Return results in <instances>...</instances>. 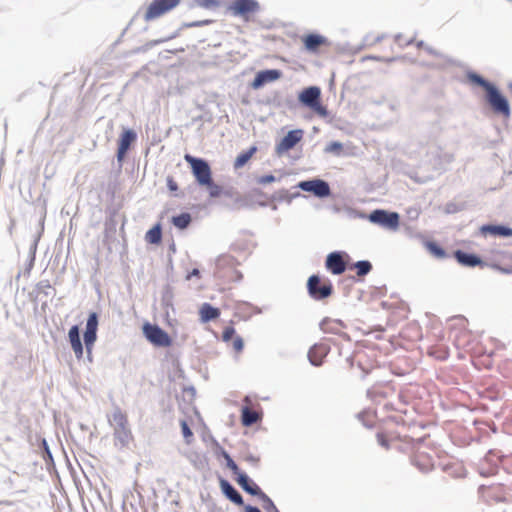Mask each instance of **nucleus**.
Listing matches in <instances>:
<instances>
[{
	"label": "nucleus",
	"mask_w": 512,
	"mask_h": 512,
	"mask_svg": "<svg viewBox=\"0 0 512 512\" xmlns=\"http://www.w3.org/2000/svg\"><path fill=\"white\" fill-rule=\"evenodd\" d=\"M467 77L472 83L485 90V99L494 113L502 115L505 118H509L511 116V109L507 98L494 84L475 72H469Z\"/></svg>",
	"instance_id": "nucleus-1"
},
{
	"label": "nucleus",
	"mask_w": 512,
	"mask_h": 512,
	"mask_svg": "<svg viewBox=\"0 0 512 512\" xmlns=\"http://www.w3.org/2000/svg\"><path fill=\"white\" fill-rule=\"evenodd\" d=\"M108 422L113 428L115 446L123 448L133 441L128 416L121 408H114L112 413L108 416Z\"/></svg>",
	"instance_id": "nucleus-2"
},
{
	"label": "nucleus",
	"mask_w": 512,
	"mask_h": 512,
	"mask_svg": "<svg viewBox=\"0 0 512 512\" xmlns=\"http://www.w3.org/2000/svg\"><path fill=\"white\" fill-rule=\"evenodd\" d=\"M309 296L317 301L330 297L333 293V285L329 279L322 280L319 275H311L307 281Z\"/></svg>",
	"instance_id": "nucleus-3"
},
{
	"label": "nucleus",
	"mask_w": 512,
	"mask_h": 512,
	"mask_svg": "<svg viewBox=\"0 0 512 512\" xmlns=\"http://www.w3.org/2000/svg\"><path fill=\"white\" fill-rule=\"evenodd\" d=\"M185 160L190 164L192 173L200 186L209 184V182H211V169L206 160L196 158L189 154L185 155Z\"/></svg>",
	"instance_id": "nucleus-4"
},
{
	"label": "nucleus",
	"mask_w": 512,
	"mask_h": 512,
	"mask_svg": "<svg viewBox=\"0 0 512 512\" xmlns=\"http://www.w3.org/2000/svg\"><path fill=\"white\" fill-rule=\"evenodd\" d=\"M368 219L371 223L380 225L383 228L396 230L399 227L400 217L397 212L375 209L369 214Z\"/></svg>",
	"instance_id": "nucleus-5"
},
{
	"label": "nucleus",
	"mask_w": 512,
	"mask_h": 512,
	"mask_svg": "<svg viewBox=\"0 0 512 512\" xmlns=\"http://www.w3.org/2000/svg\"><path fill=\"white\" fill-rule=\"evenodd\" d=\"M296 188L305 192H310L318 198H326L331 195V189L328 182L322 179L300 181Z\"/></svg>",
	"instance_id": "nucleus-6"
},
{
	"label": "nucleus",
	"mask_w": 512,
	"mask_h": 512,
	"mask_svg": "<svg viewBox=\"0 0 512 512\" xmlns=\"http://www.w3.org/2000/svg\"><path fill=\"white\" fill-rule=\"evenodd\" d=\"M229 10L233 16L247 18L248 14L258 12L260 5L256 0H235Z\"/></svg>",
	"instance_id": "nucleus-7"
},
{
	"label": "nucleus",
	"mask_w": 512,
	"mask_h": 512,
	"mask_svg": "<svg viewBox=\"0 0 512 512\" xmlns=\"http://www.w3.org/2000/svg\"><path fill=\"white\" fill-rule=\"evenodd\" d=\"M98 315L91 312L87 319L86 329L84 332V344L88 353H91L92 347L97 339Z\"/></svg>",
	"instance_id": "nucleus-8"
},
{
	"label": "nucleus",
	"mask_w": 512,
	"mask_h": 512,
	"mask_svg": "<svg viewBox=\"0 0 512 512\" xmlns=\"http://www.w3.org/2000/svg\"><path fill=\"white\" fill-rule=\"evenodd\" d=\"M302 129H295L289 131L282 140L276 145L275 151L280 156L290 149L294 148L298 142L301 141L303 137Z\"/></svg>",
	"instance_id": "nucleus-9"
},
{
	"label": "nucleus",
	"mask_w": 512,
	"mask_h": 512,
	"mask_svg": "<svg viewBox=\"0 0 512 512\" xmlns=\"http://www.w3.org/2000/svg\"><path fill=\"white\" fill-rule=\"evenodd\" d=\"M346 253L334 251L328 254L325 266L334 275H340L345 272L347 265L344 260Z\"/></svg>",
	"instance_id": "nucleus-10"
},
{
	"label": "nucleus",
	"mask_w": 512,
	"mask_h": 512,
	"mask_svg": "<svg viewBox=\"0 0 512 512\" xmlns=\"http://www.w3.org/2000/svg\"><path fill=\"white\" fill-rule=\"evenodd\" d=\"M136 133L131 129H124L118 140L117 160L122 162L132 143L136 140Z\"/></svg>",
	"instance_id": "nucleus-11"
},
{
	"label": "nucleus",
	"mask_w": 512,
	"mask_h": 512,
	"mask_svg": "<svg viewBox=\"0 0 512 512\" xmlns=\"http://www.w3.org/2000/svg\"><path fill=\"white\" fill-rule=\"evenodd\" d=\"M236 481L246 493L252 496H257L260 498V500L267 498V495L252 479L249 478L246 473H238Z\"/></svg>",
	"instance_id": "nucleus-12"
},
{
	"label": "nucleus",
	"mask_w": 512,
	"mask_h": 512,
	"mask_svg": "<svg viewBox=\"0 0 512 512\" xmlns=\"http://www.w3.org/2000/svg\"><path fill=\"white\" fill-rule=\"evenodd\" d=\"M282 76V72L278 69H267L259 71L251 83L253 89H259L266 83L278 80Z\"/></svg>",
	"instance_id": "nucleus-13"
},
{
	"label": "nucleus",
	"mask_w": 512,
	"mask_h": 512,
	"mask_svg": "<svg viewBox=\"0 0 512 512\" xmlns=\"http://www.w3.org/2000/svg\"><path fill=\"white\" fill-rule=\"evenodd\" d=\"M319 327L324 333L335 334L345 339H349V336L346 333L342 332V329L345 327V324L341 320L324 318L320 322Z\"/></svg>",
	"instance_id": "nucleus-14"
},
{
	"label": "nucleus",
	"mask_w": 512,
	"mask_h": 512,
	"mask_svg": "<svg viewBox=\"0 0 512 512\" xmlns=\"http://www.w3.org/2000/svg\"><path fill=\"white\" fill-rule=\"evenodd\" d=\"M454 257L459 264L465 267H483L487 265L478 255L462 250H456Z\"/></svg>",
	"instance_id": "nucleus-15"
},
{
	"label": "nucleus",
	"mask_w": 512,
	"mask_h": 512,
	"mask_svg": "<svg viewBox=\"0 0 512 512\" xmlns=\"http://www.w3.org/2000/svg\"><path fill=\"white\" fill-rule=\"evenodd\" d=\"M321 90L317 86H310L301 91L299 101L306 107L311 108L320 101Z\"/></svg>",
	"instance_id": "nucleus-16"
},
{
	"label": "nucleus",
	"mask_w": 512,
	"mask_h": 512,
	"mask_svg": "<svg viewBox=\"0 0 512 512\" xmlns=\"http://www.w3.org/2000/svg\"><path fill=\"white\" fill-rule=\"evenodd\" d=\"M220 488L222 493L234 504L243 505V497L238 490L226 479L220 478Z\"/></svg>",
	"instance_id": "nucleus-17"
},
{
	"label": "nucleus",
	"mask_w": 512,
	"mask_h": 512,
	"mask_svg": "<svg viewBox=\"0 0 512 512\" xmlns=\"http://www.w3.org/2000/svg\"><path fill=\"white\" fill-rule=\"evenodd\" d=\"M330 348L324 344L313 345L308 352L309 362L313 366H321L323 358L329 353Z\"/></svg>",
	"instance_id": "nucleus-18"
},
{
	"label": "nucleus",
	"mask_w": 512,
	"mask_h": 512,
	"mask_svg": "<svg viewBox=\"0 0 512 512\" xmlns=\"http://www.w3.org/2000/svg\"><path fill=\"white\" fill-rule=\"evenodd\" d=\"M68 339L76 358L81 359L83 357V345L80 340L79 327L77 325L69 329Z\"/></svg>",
	"instance_id": "nucleus-19"
},
{
	"label": "nucleus",
	"mask_w": 512,
	"mask_h": 512,
	"mask_svg": "<svg viewBox=\"0 0 512 512\" xmlns=\"http://www.w3.org/2000/svg\"><path fill=\"white\" fill-rule=\"evenodd\" d=\"M480 232L484 235L491 234L501 237H512V228L505 225H483Z\"/></svg>",
	"instance_id": "nucleus-20"
},
{
	"label": "nucleus",
	"mask_w": 512,
	"mask_h": 512,
	"mask_svg": "<svg viewBox=\"0 0 512 512\" xmlns=\"http://www.w3.org/2000/svg\"><path fill=\"white\" fill-rule=\"evenodd\" d=\"M235 265V259L230 255H221L216 259L215 266L216 272L219 277H226V274L222 272L225 268L233 269Z\"/></svg>",
	"instance_id": "nucleus-21"
},
{
	"label": "nucleus",
	"mask_w": 512,
	"mask_h": 512,
	"mask_svg": "<svg viewBox=\"0 0 512 512\" xmlns=\"http://www.w3.org/2000/svg\"><path fill=\"white\" fill-rule=\"evenodd\" d=\"M326 42L327 39L319 34H309L304 39L305 48L311 52L316 51L321 45L325 44Z\"/></svg>",
	"instance_id": "nucleus-22"
},
{
	"label": "nucleus",
	"mask_w": 512,
	"mask_h": 512,
	"mask_svg": "<svg viewBox=\"0 0 512 512\" xmlns=\"http://www.w3.org/2000/svg\"><path fill=\"white\" fill-rule=\"evenodd\" d=\"M220 315V311L218 308L213 307L209 303L202 304L200 308V317L202 322H209L216 318H218Z\"/></svg>",
	"instance_id": "nucleus-23"
},
{
	"label": "nucleus",
	"mask_w": 512,
	"mask_h": 512,
	"mask_svg": "<svg viewBox=\"0 0 512 512\" xmlns=\"http://www.w3.org/2000/svg\"><path fill=\"white\" fill-rule=\"evenodd\" d=\"M145 337L155 345H160V328L156 325L145 323L143 325Z\"/></svg>",
	"instance_id": "nucleus-24"
},
{
	"label": "nucleus",
	"mask_w": 512,
	"mask_h": 512,
	"mask_svg": "<svg viewBox=\"0 0 512 512\" xmlns=\"http://www.w3.org/2000/svg\"><path fill=\"white\" fill-rule=\"evenodd\" d=\"M259 419V414L255 410L247 406L242 408L241 421L244 426L250 427L256 424Z\"/></svg>",
	"instance_id": "nucleus-25"
},
{
	"label": "nucleus",
	"mask_w": 512,
	"mask_h": 512,
	"mask_svg": "<svg viewBox=\"0 0 512 512\" xmlns=\"http://www.w3.org/2000/svg\"><path fill=\"white\" fill-rule=\"evenodd\" d=\"M191 221L192 217L187 212L181 213L171 218L173 225L181 230L186 229L190 225Z\"/></svg>",
	"instance_id": "nucleus-26"
},
{
	"label": "nucleus",
	"mask_w": 512,
	"mask_h": 512,
	"mask_svg": "<svg viewBox=\"0 0 512 512\" xmlns=\"http://www.w3.org/2000/svg\"><path fill=\"white\" fill-rule=\"evenodd\" d=\"M299 196H301L300 192L289 193L288 190L282 189V190L277 191L273 195V200L278 201V202H286V203L290 204L293 199H295Z\"/></svg>",
	"instance_id": "nucleus-27"
},
{
	"label": "nucleus",
	"mask_w": 512,
	"mask_h": 512,
	"mask_svg": "<svg viewBox=\"0 0 512 512\" xmlns=\"http://www.w3.org/2000/svg\"><path fill=\"white\" fill-rule=\"evenodd\" d=\"M256 150H257L256 147H251L249 150L239 154L235 159L234 168L238 169V168L243 167L249 161V159L253 156V154L256 152Z\"/></svg>",
	"instance_id": "nucleus-28"
},
{
	"label": "nucleus",
	"mask_w": 512,
	"mask_h": 512,
	"mask_svg": "<svg viewBox=\"0 0 512 512\" xmlns=\"http://www.w3.org/2000/svg\"><path fill=\"white\" fill-rule=\"evenodd\" d=\"M204 186L208 188L209 196L212 198H217L221 195L231 196L229 190H223V188L215 184L212 179L211 182H209V184H205Z\"/></svg>",
	"instance_id": "nucleus-29"
},
{
	"label": "nucleus",
	"mask_w": 512,
	"mask_h": 512,
	"mask_svg": "<svg viewBox=\"0 0 512 512\" xmlns=\"http://www.w3.org/2000/svg\"><path fill=\"white\" fill-rule=\"evenodd\" d=\"M357 276L364 277L369 274L372 270V264L368 260H360L354 264Z\"/></svg>",
	"instance_id": "nucleus-30"
},
{
	"label": "nucleus",
	"mask_w": 512,
	"mask_h": 512,
	"mask_svg": "<svg viewBox=\"0 0 512 512\" xmlns=\"http://www.w3.org/2000/svg\"><path fill=\"white\" fill-rule=\"evenodd\" d=\"M160 16V0H153L148 7L144 19L150 21Z\"/></svg>",
	"instance_id": "nucleus-31"
},
{
	"label": "nucleus",
	"mask_w": 512,
	"mask_h": 512,
	"mask_svg": "<svg viewBox=\"0 0 512 512\" xmlns=\"http://www.w3.org/2000/svg\"><path fill=\"white\" fill-rule=\"evenodd\" d=\"M149 243H158L160 241V223H156L145 235Z\"/></svg>",
	"instance_id": "nucleus-32"
},
{
	"label": "nucleus",
	"mask_w": 512,
	"mask_h": 512,
	"mask_svg": "<svg viewBox=\"0 0 512 512\" xmlns=\"http://www.w3.org/2000/svg\"><path fill=\"white\" fill-rule=\"evenodd\" d=\"M426 246L429 252L439 259L447 256L445 250L435 242H428Z\"/></svg>",
	"instance_id": "nucleus-33"
},
{
	"label": "nucleus",
	"mask_w": 512,
	"mask_h": 512,
	"mask_svg": "<svg viewBox=\"0 0 512 512\" xmlns=\"http://www.w3.org/2000/svg\"><path fill=\"white\" fill-rule=\"evenodd\" d=\"M180 426H181V430H182V434H183V437L185 439V442L187 444H190L192 439H193V432L192 430L190 429L188 423L186 422V420H181L180 421Z\"/></svg>",
	"instance_id": "nucleus-34"
},
{
	"label": "nucleus",
	"mask_w": 512,
	"mask_h": 512,
	"mask_svg": "<svg viewBox=\"0 0 512 512\" xmlns=\"http://www.w3.org/2000/svg\"><path fill=\"white\" fill-rule=\"evenodd\" d=\"M223 457L225 458L226 460V465L227 467L234 473L238 476V473H242L240 470H239V467L238 465L234 462V460L230 457V455L226 452V451H223Z\"/></svg>",
	"instance_id": "nucleus-35"
},
{
	"label": "nucleus",
	"mask_w": 512,
	"mask_h": 512,
	"mask_svg": "<svg viewBox=\"0 0 512 512\" xmlns=\"http://www.w3.org/2000/svg\"><path fill=\"white\" fill-rule=\"evenodd\" d=\"M179 2L180 0H162V14L176 7Z\"/></svg>",
	"instance_id": "nucleus-36"
},
{
	"label": "nucleus",
	"mask_w": 512,
	"mask_h": 512,
	"mask_svg": "<svg viewBox=\"0 0 512 512\" xmlns=\"http://www.w3.org/2000/svg\"><path fill=\"white\" fill-rule=\"evenodd\" d=\"M263 502V508L267 512H280L277 507L275 506L274 502L271 500V498L267 495V498H264L262 500Z\"/></svg>",
	"instance_id": "nucleus-37"
},
{
	"label": "nucleus",
	"mask_w": 512,
	"mask_h": 512,
	"mask_svg": "<svg viewBox=\"0 0 512 512\" xmlns=\"http://www.w3.org/2000/svg\"><path fill=\"white\" fill-rule=\"evenodd\" d=\"M315 113H317L321 117H327L328 116V110L325 106L321 105L320 101L316 103L313 107L310 108Z\"/></svg>",
	"instance_id": "nucleus-38"
},
{
	"label": "nucleus",
	"mask_w": 512,
	"mask_h": 512,
	"mask_svg": "<svg viewBox=\"0 0 512 512\" xmlns=\"http://www.w3.org/2000/svg\"><path fill=\"white\" fill-rule=\"evenodd\" d=\"M172 297H173L172 291H171L170 287L168 286L165 289V291L162 292V305H166V306L171 305Z\"/></svg>",
	"instance_id": "nucleus-39"
},
{
	"label": "nucleus",
	"mask_w": 512,
	"mask_h": 512,
	"mask_svg": "<svg viewBox=\"0 0 512 512\" xmlns=\"http://www.w3.org/2000/svg\"><path fill=\"white\" fill-rule=\"evenodd\" d=\"M235 335V329L231 326H228L224 329L223 331V335H222V338L224 341H229L231 340Z\"/></svg>",
	"instance_id": "nucleus-40"
},
{
	"label": "nucleus",
	"mask_w": 512,
	"mask_h": 512,
	"mask_svg": "<svg viewBox=\"0 0 512 512\" xmlns=\"http://www.w3.org/2000/svg\"><path fill=\"white\" fill-rule=\"evenodd\" d=\"M197 2L199 6L207 9L215 7L218 4L217 0H198Z\"/></svg>",
	"instance_id": "nucleus-41"
},
{
	"label": "nucleus",
	"mask_w": 512,
	"mask_h": 512,
	"mask_svg": "<svg viewBox=\"0 0 512 512\" xmlns=\"http://www.w3.org/2000/svg\"><path fill=\"white\" fill-rule=\"evenodd\" d=\"M275 180H276L275 176L270 174V175H264V176L259 177L257 182L259 184L265 185V184L274 182Z\"/></svg>",
	"instance_id": "nucleus-42"
},
{
	"label": "nucleus",
	"mask_w": 512,
	"mask_h": 512,
	"mask_svg": "<svg viewBox=\"0 0 512 512\" xmlns=\"http://www.w3.org/2000/svg\"><path fill=\"white\" fill-rule=\"evenodd\" d=\"M342 149V144L340 142H331L325 149L326 152H335Z\"/></svg>",
	"instance_id": "nucleus-43"
},
{
	"label": "nucleus",
	"mask_w": 512,
	"mask_h": 512,
	"mask_svg": "<svg viewBox=\"0 0 512 512\" xmlns=\"http://www.w3.org/2000/svg\"><path fill=\"white\" fill-rule=\"evenodd\" d=\"M243 347H244L243 339L240 336L235 337L234 341H233V348L236 351H241L243 349Z\"/></svg>",
	"instance_id": "nucleus-44"
},
{
	"label": "nucleus",
	"mask_w": 512,
	"mask_h": 512,
	"mask_svg": "<svg viewBox=\"0 0 512 512\" xmlns=\"http://www.w3.org/2000/svg\"><path fill=\"white\" fill-rule=\"evenodd\" d=\"M172 340L169 334L162 330V347L170 346Z\"/></svg>",
	"instance_id": "nucleus-45"
},
{
	"label": "nucleus",
	"mask_w": 512,
	"mask_h": 512,
	"mask_svg": "<svg viewBox=\"0 0 512 512\" xmlns=\"http://www.w3.org/2000/svg\"><path fill=\"white\" fill-rule=\"evenodd\" d=\"M425 50L427 51V53H429L430 55H433V56H436V57H443V54L440 53L439 51L435 50L434 48H432L431 46H426L425 47Z\"/></svg>",
	"instance_id": "nucleus-46"
},
{
	"label": "nucleus",
	"mask_w": 512,
	"mask_h": 512,
	"mask_svg": "<svg viewBox=\"0 0 512 512\" xmlns=\"http://www.w3.org/2000/svg\"><path fill=\"white\" fill-rule=\"evenodd\" d=\"M377 439H378V443H379L381 446H383V447H385V448H388V447H389L388 441H387V439H386L383 435H381V434H377Z\"/></svg>",
	"instance_id": "nucleus-47"
},
{
	"label": "nucleus",
	"mask_w": 512,
	"mask_h": 512,
	"mask_svg": "<svg viewBox=\"0 0 512 512\" xmlns=\"http://www.w3.org/2000/svg\"><path fill=\"white\" fill-rule=\"evenodd\" d=\"M245 460L253 465H256L259 461V459L254 455H248L246 456Z\"/></svg>",
	"instance_id": "nucleus-48"
},
{
	"label": "nucleus",
	"mask_w": 512,
	"mask_h": 512,
	"mask_svg": "<svg viewBox=\"0 0 512 512\" xmlns=\"http://www.w3.org/2000/svg\"><path fill=\"white\" fill-rule=\"evenodd\" d=\"M167 184H168V187L171 191H176L177 190V184L171 179V178H168L167 179Z\"/></svg>",
	"instance_id": "nucleus-49"
},
{
	"label": "nucleus",
	"mask_w": 512,
	"mask_h": 512,
	"mask_svg": "<svg viewBox=\"0 0 512 512\" xmlns=\"http://www.w3.org/2000/svg\"><path fill=\"white\" fill-rule=\"evenodd\" d=\"M244 512H261V510L256 506L246 505Z\"/></svg>",
	"instance_id": "nucleus-50"
},
{
	"label": "nucleus",
	"mask_w": 512,
	"mask_h": 512,
	"mask_svg": "<svg viewBox=\"0 0 512 512\" xmlns=\"http://www.w3.org/2000/svg\"><path fill=\"white\" fill-rule=\"evenodd\" d=\"M199 275V270L197 268H194L188 275H187V279H190L191 277L193 276H198Z\"/></svg>",
	"instance_id": "nucleus-51"
},
{
	"label": "nucleus",
	"mask_w": 512,
	"mask_h": 512,
	"mask_svg": "<svg viewBox=\"0 0 512 512\" xmlns=\"http://www.w3.org/2000/svg\"><path fill=\"white\" fill-rule=\"evenodd\" d=\"M416 45L418 48H424V49L427 46V45H425L424 41H422V40L418 41Z\"/></svg>",
	"instance_id": "nucleus-52"
},
{
	"label": "nucleus",
	"mask_w": 512,
	"mask_h": 512,
	"mask_svg": "<svg viewBox=\"0 0 512 512\" xmlns=\"http://www.w3.org/2000/svg\"><path fill=\"white\" fill-rule=\"evenodd\" d=\"M494 267L497 268L498 270H500L503 273H509L510 272L508 269L502 268V267H500L498 265H495Z\"/></svg>",
	"instance_id": "nucleus-53"
},
{
	"label": "nucleus",
	"mask_w": 512,
	"mask_h": 512,
	"mask_svg": "<svg viewBox=\"0 0 512 512\" xmlns=\"http://www.w3.org/2000/svg\"><path fill=\"white\" fill-rule=\"evenodd\" d=\"M401 37H402V36H401L400 34H399V35H397V36H396V38H395L396 42L400 43Z\"/></svg>",
	"instance_id": "nucleus-54"
},
{
	"label": "nucleus",
	"mask_w": 512,
	"mask_h": 512,
	"mask_svg": "<svg viewBox=\"0 0 512 512\" xmlns=\"http://www.w3.org/2000/svg\"><path fill=\"white\" fill-rule=\"evenodd\" d=\"M200 25H201L200 22H195V23L190 24V26H200Z\"/></svg>",
	"instance_id": "nucleus-55"
},
{
	"label": "nucleus",
	"mask_w": 512,
	"mask_h": 512,
	"mask_svg": "<svg viewBox=\"0 0 512 512\" xmlns=\"http://www.w3.org/2000/svg\"><path fill=\"white\" fill-rule=\"evenodd\" d=\"M413 42V39H410L406 42V45H410Z\"/></svg>",
	"instance_id": "nucleus-56"
},
{
	"label": "nucleus",
	"mask_w": 512,
	"mask_h": 512,
	"mask_svg": "<svg viewBox=\"0 0 512 512\" xmlns=\"http://www.w3.org/2000/svg\"><path fill=\"white\" fill-rule=\"evenodd\" d=\"M508 88L512 91V82L508 84Z\"/></svg>",
	"instance_id": "nucleus-57"
},
{
	"label": "nucleus",
	"mask_w": 512,
	"mask_h": 512,
	"mask_svg": "<svg viewBox=\"0 0 512 512\" xmlns=\"http://www.w3.org/2000/svg\"><path fill=\"white\" fill-rule=\"evenodd\" d=\"M170 249H171V250H173V251H175V246H174V244H172V245L170 246Z\"/></svg>",
	"instance_id": "nucleus-58"
}]
</instances>
